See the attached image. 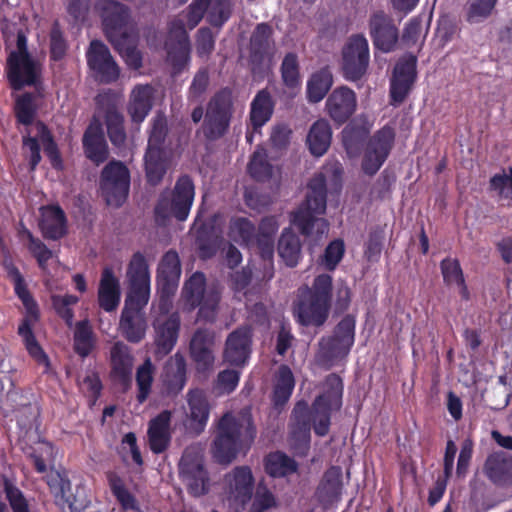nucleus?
<instances>
[{
	"label": "nucleus",
	"mask_w": 512,
	"mask_h": 512,
	"mask_svg": "<svg viewBox=\"0 0 512 512\" xmlns=\"http://www.w3.org/2000/svg\"><path fill=\"white\" fill-rule=\"evenodd\" d=\"M159 277L168 285L175 286L181 276L179 256L175 251H168L162 258L158 268Z\"/></svg>",
	"instance_id": "nucleus-50"
},
{
	"label": "nucleus",
	"mask_w": 512,
	"mask_h": 512,
	"mask_svg": "<svg viewBox=\"0 0 512 512\" xmlns=\"http://www.w3.org/2000/svg\"><path fill=\"white\" fill-rule=\"evenodd\" d=\"M95 9L102 18L105 34L110 41L125 35L129 14L123 4L116 0H96Z\"/></svg>",
	"instance_id": "nucleus-18"
},
{
	"label": "nucleus",
	"mask_w": 512,
	"mask_h": 512,
	"mask_svg": "<svg viewBox=\"0 0 512 512\" xmlns=\"http://www.w3.org/2000/svg\"><path fill=\"white\" fill-rule=\"evenodd\" d=\"M497 0H468L465 6V17L468 23L478 24L492 14Z\"/></svg>",
	"instance_id": "nucleus-51"
},
{
	"label": "nucleus",
	"mask_w": 512,
	"mask_h": 512,
	"mask_svg": "<svg viewBox=\"0 0 512 512\" xmlns=\"http://www.w3.org/2000/svg\"><path fill=\"white\" fill-rule=\"evenodd\" d=\"M79 387L89 399L91 405L97 402L103 389L101 379L97 372L88 373L82 381L79 382Z\"/></svg>",
	"instance_id": "nucleus-62"
},
{
	"label": "nucleus",
	"mask_w": 512,
	"mask_h": 512,
	"mask_svg": "<svg viewBox=\"0 0 512 512\" xmlns=\"http://www.w3.org/2000/svg\"><path fill=\"white\" fill-rule=\"evenodd\" d=\"M264 470L273 478L287 477L298 470V463L282 451L270 452L264 458Z\"/></svg>",
	"instance_id": "nucleus-38"
},
{
	"label": "nucleus",
	"mask_w": 512,
	"mask_h": 512,
	"mask_svg": "<svg viewBox=\"0 0 512 512\" xmlns=\"http://www.w3.org/2000/svg\"><path fill=\"white\" fill-rule=\"evenodd\" d=\"M332 300V276L319 274L311 286L298 288L293 315L302 326L321 327L329 317Z\"/></svg>",
	"instance_id": "nucleus-2"
},
{
	"label": "nucleus",
	"mask_w": 512,
	"mask_h": 512,
	"mask_svg": "<svg viewBox=\"0 0 512 512\" xmlns=\"http://www.w3.org/2000/svg\"><path fill=\"white\" fill-rule=\"evenodd\" d=\"M23 235L29 241L28 249L33 254V256L37 259L39 266L46 270V263L53 257V253L50 249L46 247L44 243H42L39 239L34 238L30 231L24 230Z\"/></svg>",
	"instance_id": "nucleus-63"
},
{
	"label": "nucleus",
	"mask_w": 512,
	"mask_h": 512,
	"mask_svg": "<svg viewBox=\"0 0 512 512\" xmlns=\"http://www.w3.org/2000/svg\"><path fill=\"white\" fill-rule=\"evenodd\" d=\"M312 413L308 403L298 401L290 416L289 438L295 449L309 448L311 441Z\"/></svg>",
	"instance_id": "nucleus-20"
},
{
	"label": "nucleus",
	"mask_w": 512,
	"mask_h": 512,
	"mask_svg": "<svg viewBox=\"0 0 512 512\" xmlns=\"http://www.w3.org/2000/svg\"><path fill=\"white\" fill-rule=\"evenodd\" d=\"M333 84V76L328 68H322L314 72L307 81V99L309 102L318 103L328 93Z\"/></svg>",
	"instance_id": "nucleus-41"
},
{
	"label": "nucleus",
	"mask_w": 512,
	"mask_h": 512,
	"mask_svg": "<svg viewBox=\"0 0 512 512\" xmlns=\"http://www.w3.org/2000/svg\"><path fill=\"white\" fill-rule=\"evenodd\" d=\"M369 33L376 48L387 53L395 49L398 29L393 19L383 11H375L369 19Z\"/></svg>",
	"instance_id": "nucleus-21"
},
{
	"label": "nucleus",
	"mask_w": 512,
	"mask_h": 512,
	"mask_svg": "<svg viewBox=\"0 0 512 512\" xmlns=\"http://www.w3.org/2000/svg\"><path fill=\"white\" fill-rule=\"evenodd\" d=\"M441 272L444 282L447 285H455L459 288V293L464 299L469 298V292L465 284L464 275L457 259L446 258L442 260Z\"/></svg>",
	"instance_id": "nucleus-46"
},
{
	"label": "nucleus",
	"mask_w": 512,
	"mask_h": 512,
	"mask_svg": "<svg viewBox=\"0 0 512 512\" xmlns=\"http://www.w3.org/2000/svg\"><path fill=\"white\" fill-rule=\"evenodd\" d=\"M276 498L269 488L259 483L256 487L254 499L250 508V512H264L276 506Z\"/></svg>",
	"instance_id": "nucleus-61"
},
{
	"label": "nucleus",
	"mask_w": 512,
	"mask_h": 512,
	"mask_svg": "<svg viewBox=\"0 0 512 512\" xmlns=\"http://www.w3.org/2000/svg\"><path fill=\"white\" fill-rule=\"evenodd\" d=\"M40 229L45 238L59 239L66 233L64 212L57 206L41 208Z\"/></svg>",
	"instance_id": "nucleus-36"
},
{
	"label": "nucleus",
	"mask_w": 512,
	"mask_h": 512,
	"mask_svg": "<svg viewBox=\"0 0 512 512\" xmlns=\"http://www.w3.org/2000/svg\"><path fill=\"white\" fill-rule=\"evenodd\" d=\"M166 135L167 122L165 118L162 116L155 117L144 156L146 176L153 185L158 184L166 172L167 163L164 146Z\"/></svg>",
	"instance_id": "nucleus-8"
},
{
	"label": "nucleus",
	"mask_w": 512,
	"mask_h": 512,
	"mask_svg": "<svg viewBox=\"0 0 512 512\" xmlns=\"http://www.w3.org/2000/svg\"><path fill=\"white\" fill-rule=\"evenodd\" d=\"M106 125L111 142L117 146L122 145L126 139L123 116L115 109L109 110L106 114Z\"/></svg>",
	"instance_id": "nucleus-57"
},
{
	"label": "nucleus",
	"mask_w": 512,
	"mask_h": 512,
	"mask_svg": "<svg viewBox=\"0 0 512 512\" xmlns=\"http://www.w3.org/2000/svg\"><path fill=\"white\" fill-rule=\"evenodd\" d=\"M508 460L504 452L490 454L484 464V472L487 478L495 484L505 481L508 475Z\"/></svg>",
	"instance_id": "nucleus-47"
},
{
	"label": "nucleus",
	"mask_w": 512,
	"mask_h": 512,
	"mask_svg": "<svg viewBox=\"0 0 512 512\" xmlns=\"http://www.w3.org/2000/svg\"><path fill=\"white\" fill-rule=\"evenodd\" d=\"M190 421L197 434L204 430L209 418V404L201 389H191L187 394Z\"/></svg>",
	"instance_id": "nucleus-35"
},
{
	"label": "nucleus",
	"mask_w": 512,
	"mask_h": 512,
	"mask_svg": "<svg viewBox=\"0 0 512 512\" xmlns=\"http://www.w3.org/2000/svg\"><path fill=\"white\" fill-rule=\"evenodd\" d=\"M345 246L342 240L332 241L319 259V264L325 269L333 271L342 260Z\"/></svg>",
	"instance_id": "nucleus-58"
},
{
	"label": "nucleus",
	"mask_w": 512,
	"mask_h": 512,
	"mask_svg": "<svg viewBox=\"0 0 512 512\" xmlns=\"http://www.w3.org/2000/svg\"><path fill=\"white\" fill-rule=\"evenodd\" d=\"M37 107V99L31 94H24L17 100L16 114L18 120L23 124H30L33 121Z\"/></svg>",
	"instance_id": "nucleus-64"
},
{
	"label": "nucleus",
	"mask_w": 512,
	"mask_h": 512,
	"mask_svg": "<svg viewBox=\"0 0 512 512\" xmlns=\"http://www.w3.org/2000/svg\"><path fill=\"white\" fill-rule=\"evenodd\" d=\"M195 196V188L188 176L180 177L172 191L161 195L155 208L156 216L165 220L175 217L179 221L187 219Z\"/></svg>",
	"instance_id": "nucleus-7"
},
{
	"label": "nucleus",
	"mask_w": 512,
	"mask_h": 512,
	"mask_svg": "<svg viewBox=\"0 0 512 512\" xmlns=\"http://www.w3.org/2000/svg\"><path fill=\"white\" fill-rule=\"evenodd\" d=\"M332 131L329 123L324 119L317 120L307 135V144L310 152L315 156H322L331 144Z\"/></svg>",
	"instance_id": "nucleus-40"
},
{
	"label": "nucleus",
	"mask_w": 512,
	"mask_h": 512,
	"mask_svg": "<svg viewBox=\"0 0 512 512\" xmlns=\"http://www.w3.org/2000/svg\"><path fill=\"white\" fill-rule=\"evenodd\" d=\"M79 301L77 296L66 294V295H54L52 296V304L56 312L62 317L66 323L71 326L74 318L72 306L77 304Z\"/></svg>",
	"instance_id": "nucleus-59"
},
{
	"label": "nucleus",
	"mask_w": 512,
	"mask_h": 512,
	"mask_svg": "<svg viewBox=\"0 0 512 512\" xmlns=\"http://www.w3.org/2000/svg\"><path fill=\"white\" fill-rule=\"evenodd\" d=\"M281 78L285 86L294 88L300 83V68L295 53H287L281 63Z\"/></svg>",
	"instance_id": "nucleus-56"
},
{
	"label": "nucleus",
	"mask_w": 512,
	"mask_h": 512,
	"mask_svg": "<svg viewBox=\"0 0 512 512\" xmlns=\"http://www.w3.org/2000/svg\"><path fill=\"white\" fill-rule=\"evenodd\" d=\"M395 138L394 130L385 126L368 142L362 159V170L367 175H374L385 162Z\"/></svg>",
	"instance_id": "nucleus-16"
},
{
	"label": "nucleus",
	"mask_w": 512,
	"mask_h": 512,
	"mask_svg": "<svg viewBox=\"0 0 512 512\" xmlns=\"http://www.w3.org/2000/svg\"><path fill=\"white\" fill-rule=\"evenodd\" d=\"M355 324L354 316L343 317L335 327L333 336L321 341L322 347L333 352H348L354 344Z\"/></svg>",
	"instance_id": "nucleus-31"
},
{
	"label": "nucleus",
	"mask_w": 512,
	"mask_h": 512,
	"mask_svg": "<svg viewBox=\"0 0 512 512\" xmlns=\"http://www.w3.org/2000/svg\"><path fill=\"white\" fill-rule=\"evenodd\" d=\"M416 64L417 59L411 54L404 56L396 64L390 87L393 103H402L410 92L417 75Z\"/></svg>",
	"instance_id": "nucleus-22"
},
{
	"label": "nucleus",
	"mask_w": 512,
	"mask_h": 512,
	"mask_svg": "<svg viewBox=\"0 0 512 512\" xmlns=\"http://www.w3.org/2000/svg\"><path fill=\"white\" fill-rule=\"evenodd\" d=\"M294 387L295 379L290 367L281 365L277 372L272 393V403L275 408H282L289 401Z\"/></svg>",
	"instance_id": "nucleus-39"
},
{
	"label": "nucleus",
	"mask_w": 512,
	"mask_h": 512,
	"mask_svg": "<svg viewBox=\"0 0 512 512\" xmlns=\"http://www.w3.org/2000/svg\"><path fill=\"white\" fill-rule=\"evenodd\" d=\"M342 469L339 466L329 467L319 485L320 493L329 500L338 499L342 493Z\"/></svg>",
	"instance_id": "nucleus-48"
},
{
	"label": "nucleus",
	"mask_w": 512,
	"mask_h": 512,
	"mask_svg": "<svg viewBox=\"0 0 512 512\" xmlns=\"http://www.w3.org/2000/svg\"><path fill=\"white\" fill-rule=\"evenodd\" d=\"M370 61L369 44L362 35L351 36L342 49L341 68L348 81L361 79Z\"/></svg>",
	"instance_id": "nucleus-12"
},
{
	"label": "nucleus",
	"mask_w": 512,
	"mask_h": 512,
	"mask_svg": "<svg viewBox=\"0 0 512 512\" xmlns=\"http://www.w3.org/2000/svg\"><path fill=\"white\" fill-rule=\"evenodd\" d=\"M273 113V102L270 94L266 90H261L255 96L251 103L250 120L253 128L256 130L262 127Z\"/></svg>",
	"instance_id": "nucleus-43"
},
{
	"label": "nucleus",
	"mask_w": 512,
	"mask_h": 512,
	"mask_svg": "<svg viewBox=\"0 0 512 512\" xmlns=\"http://www.w3.org/2000/svg\"><path fill=\"white\" fill-rule=\"evenodd\" d=\"M96 337L92 326L87 320L76 324L74 331V344L76 352H90L95 349Z\"/></svg>",
	"instance_id": "nucleus-53"
},
{
	"label": "nucleus",
	"mask_w": 512,
	"mask_h": 512,
	"mask_svg": "<svg viewBox=\"0 0 512 512\" xmlns=\"http://www.w3.org/2000/svg\"><path fill=\"white\" fill-rule=\"evenodd\" d=\"M187 368L183 354H175L164 367L162 374L163 389L168 396L179 394L187 381Z\"/></svg>",
	"instance_id": "nucleus-30"
},
{
	"label": "nucleus",
	"mask_w": 512,
	"mask_h": 512,
	"mask_svg": "<svg viewBox=\"0 0 512 512\" xmlns=\"http://www.w3.org/2000/svg\"><path fill=\"white\" fill-rule=\"evenodd\" d=\"M357 99L355 92L340 86L333 90L326 100L325 108L331 119L339 124L346 122L355 112Z\"/></svg>",
	"instance_id": "nucleus-24"
},
{
	"label": "nucleus",
	"mask_w": 512,
	"mask_h": 512,
	"mask_svg": "<svg viewBox=\"0 0 512 512\" xmlns=\"http://www.w3.org/2000/svg\"><path fill=\"white\" fill-rule=\"evenodd\" d=\"M225 480L230 498L234 502L242 506L250 502L254 489V477L249 466L235 467L226 474Z\"/></svg>",
	"instance_id": "nucleus-26"
},
{
	"label": "nucleus",
	"mask_w": 512,
	"mask_h": 512,
	"mask_svg": "<svg viewBox=\"0 0 512 512\" xmlns=\"http://www.w3.org/2000/svg\"><path fill=\"white\" fill-rule=\"evenodd\" d=\"M153 372H154V366L151 362L150 358L145 359L144 363L140 365L136 372V384L138 388L137 393V401L140 404H143L152 388L153 383Z\"/></svg>",
	"instance_id": "nucleus-52"
},
{
	"label": "nucleus",
	"mask_w": 512,
	"mask_h": 512,
	"mask_svg": "<svg viewBox=\"0 0 512 512\" xmlns=\"http://www.w3.org/2000/svg\"><path fill=\"white\" fill-rule=\"evenodd\" d=\"M48 485L54 493L55 502L63 512L68 508L69 512L78 510L76 497L72 494V485L65 473L56 471L51 475Z\"/></svg>",
	"instance_id": "nucleus-34"
},
{
	"label": "nucleus",
	"mask_w": 512,
	"mask_h": 512,
	"mask_svg": "<svg viewBox=\"0 0 512 512\" xmlns=\"http://www.w3.org/2000/svg\"><path fill=\"white\" fill-rule=\"evenodd\" d=\"M229 238L242 245L257 247L260 249L262 239L258 236L254 224L247 218L238 217L230 222Z\"/></svg>",
	"instance_id": "nucleus-37"
},
{
	"label": "nucleus",
	"mask_w": 512,
	"mask_h": 512,
	"mask_svg": "<svg viewBox=\"0 0 512 512\" xmlns=\"http://www.w3.org/2000/svg\"><path fill=\"white\" fill-rule=\"evenodd\" d=\"M87 63L101 80L110 82L119 77V67L113 60L108 47L101 41H91L86 53Z\"/></svg>",
	"instance_id": "nucleus-23"
},
{
	"label": "nucleus",
	"mask_w": 512,
	"mask_h": 512,
	"mask_svg": "<svg viewBox=\"0 0 512 512\" xmlns=\"http://www.w3.org/2000/svg\"><path fill=\"white\" fill-rule=\"evenodd\" d=\"M326 210V181L322 174L316 175L308 185L305 201L295 211L293 223L298 226L304 235H312L314 230L317 237L328 233L329 224L319 215Z\"/></svg>",
	"instance_id": "nucleus-4"
},
{
	"label": "nucleus",
	"mask_w": 512,
	"mask_h": 512,
	"mask_svg": "<svg viewBox=\"0 0 512 512\" xmlns=\"http://www.w3.org/2000/svg\"><path fill=\"white\" fill-rule=\"evenodd\" d=\"M205 277L202 273H194L186 281L182 297L184 301L194 308L199 306V317L205 321H212L216 316L220 292L216 289H205Z\"/></svg>",
	"instance_id": "nucleus-10"
},
{
	"label": "nucleus",
	"mask_w": 512,
	"mask_h": 512,
	"mask_svg": "<svg viewBox=\"0 0 512 512\" xmlns=\"http://www.w3.org/2000/svg\"><path fill=\"white\" fill-rule=\"evenodd\" d=\"M155 90L149 84L136 85L129 96L128 113L136 123L142 122L153 106Z\"/></svg>",
	"instance_id": "nucleus-32"
},
{
	"label": "nucleus",
	"mask_w": 512,
	"mask_h": 512,
	"mask_svg": "<svg viewBox=\"0 0 512 512\" xmlns=\"http://www.w3.org/2000/svg\"><path fill=\"white\" fill-rule=\"evenodd\" d=\"M233 113L232 93L222 90L209 102L203 125V132L209 139H217L224 135Z\"/></svg>",
	"instance_id": "nucleus-13"
},
{
	"label": "nucleus",
	"mask_w": 512,
	"mask_h": 512,
	"mask_svg": "<svg viewBox=\"0 0 512 512\" xmlns=\"http://www.w3.org/2000/svg\"><path fill=\"white\" fill-rule=\"evenodd\" d=\"M172 301L168 297H162L156 307L153 308L156 314L153 323L155 329V342L165 352L171 351L178 338L180 319L177 313H170Z\"/></svg>",
	"instance_id": "nucleus-15"
},
{
	"label": "nucleus",
	"mask_w": 512,
	"mask_h": 512,
	"mask_svg": "<svg viewBox=\"0 0 512 512\" xmlns=\"http://www.w3.org/2000/svg\"><path fill=\"white\" fill-rule=\"evenodd\" d=\"M111 377L117 381L124 392L132 385V357L130 354H111Z\"/></svg>",
	"instance_id": "nucleus-45"
},
{
	"label": "nucleus",
	"mask_w": 512,
	"mask_h": 512,
	"mask_svg": "<svg viewBox=\"0 0 512 512\" xmlns=\"http://www.w3.org/2000/svg\"><path fill=\"white\" fill-rule=\"evenodd\" d=\"M248 172L257 181H267L273 177L275 169L267 160V152L257 147L248 164Z\"/></svg>",
	"instance_id": "nucleus-49"
},
{
	"label": "nucleus",
	"mask_w": 512,
	"mask_h": 512,
	"mask_svg": "<svg viewBox=\"0 0 512 512\" xmlns=\"http://www.w3.org/2000/svg\"><path fill=\"white\" fill-rule=\"evenodd\" d=\"M128 293L125 300L136 305H147L150 299V271L145 257L136 252L126 270Z\"/></svg>",
	"instance_id": "nucleus-14"
},
{
	"label": "nucleus",
	"mask_w": 512,
	"mask_h": 512,
	"mask_svg": "<svg viewBox=\"0 0 512 512\" xmlns=\"http://www.w3.org/2000/svg\"><path fill=\"white\" fill-rule=\"evenodd\" d=\"M8 69L10 83L15 89L38 81L40 67L28 54L27 39L22 32L17 35V49L8 58Z\"/></svg>",
	"instance_id": "nucleus-9"
},
{
	"label": "nucleus",
	"mask_w": 512,
	"mask_h": 512,
	"mask_svg": "<svg viewBox=\"0 0 512 512\" xmlns=\"http://www.w3.org/2000/svg\"><path fill=\"white\" fill-rule=\"evenodd\" d=\"M9 273L14 282L15 292L26 308V316L23 323L19 326L18 332L25 342L27 350L29 352H35L38 349V346L34 336L32 335L31 328L38 319V308L35 301L30 296L25 286L24 279L18 269L12 267L9 270Z\"/></svg>",
	"instance_id": "nucleus-17"
},
{
	"label": "nucleus",
	"mask_w": 512,
	"mask_h": 512,
	"mask_svg": "<svg viewBox=\"0 0 512 512\" xmlns=\"http://www.w3.org/2000/svg\"><path fill=\"white\" fill-rule=\"evenodd\" d=\"M256 436V429L250 418L238 419L225 413L218 421L213 441V456L220 464L231 463L245 446H250Z\"/></svg>",
	"instance_id": "nucleus-3"
},
{
	"label": "nucleus",
	"mask_w": 512,
	"mask_h": 512,
	"mask_svg": "<svg viewBox=\"0 0 512 512\" xmlns=\"http://www.w3.org/2000/svg\"><path fill=\"white\" fill-rule=\"evenodd\" d=\"M343 381L337 374H329L325 380V390L318 395L311 407L313 429L317 436L324 437L329 433L331 416L342 406Z\"/></svg>",
	"instance_id": "nucleus-5"
},
{
	"label": "nucleus",
	"mask_w": 512,
	"mask_h": 512,
	"mask_svg": "<svg viewBox=\"0 0 512 512\" xmlns=\"http://www.w3.org/2000/svg\"><path fill=\"white\" fill-rule=\"evenodd\" d=\"M171 420V411L163 410L148 422V445L154 454H161L169 448L172 440Z\"/></svg>",
	"instance_id": "nucleus-25"
},
{
	"label": "nucleus",
	"mask_w": 512,
	"mask_h": 512,
	"mask_svg": "<svg viewBox=\"0 0 512 512\" xmlns=\"http://www.w3.org/2000/svg\"><path fill=\"white\" fill-rule=\"evenodd\" d=\"M278 229V223L275 218L269 217L263 219L261 222L257 234L262 239V245L260 246L261 255L265 259H271L273 255V240L272 237Z\"/></svg>",
	"instance_id": "nucleus-54"
},
{
	"label": "nucleus",
	"mask_w": 512,
	"mask_h": 512,
	"mask_svg": "<svg viewBox=\"0 0 512 512\" xmlns=\"http://www.w3.org/2000/svg\"><path fill=\"white\" fill-rule=\"evenodd\" d=\"M35 129L37 131L36 137L25 138L23 142L24 147L30 152L31 169H35L41 160L39 142L43 145L53 165L58 166L60 164V158L49 131L42 123H37Z\"/></svg>",
	"instance_id": "nucleus-28"
},
{
	"label": "nucleus",
	"mask_w": 512,
	"mask_h": 512,
	"mask_svg": "<svg viewBox=\"0 0 512 512\" xmlns=\"http://www.w3.org/2000/svg\"><path fill=\"white\" fill-rule=\"evenodd\" d=\"M121 300L119 279L110 267L102 271L98 287V304L106 312L115 311Z\"/></svg>",
	"instance_id": "nucleus-29"
},
{
	"label": "nucleus",
	"mask_w": 512,
	"mask_h": 512,
	"mask_svg": "<svg viewBox=\"0 0 512 512\" xmlns=\"http://www.w3.org/2000/svg\"><path fill=\"white\" fill-rule=\"evenodd\" d=\"M126 35L116 38L115 41H110L116 49L120 52L128 66L137 69L141 66V55L139 51L130 43H127Z\"/></svg>",
	"instance_id": "nucleus-60"
},
{
	"label": "nucleus",
	"mask_w": 512,
	"mask_h": 512,
	"mask_svg": "<svg viewBox=\"0 0 512 512\" xmlns=\"http://www.w3.org/2000/svg\"><path fill=\"white\" fill-rule=\"evenodd\" d=\"M278 253L287 266L294 267L298 264L301 258V243L291 229L282 232L278 242Z\"/></svg>",
	"instance_id": "nucleus-42"
},
{
	"label": "nucleus",
	"mask_w": 512,
	"mask_h": 512,
	"mask_svg": "<svg viewBox=\"0 0 512 512\" xmlns=\"http://www.w3.org/2000/svg\"><path fill=\"white\" fill-rule=\"evenodd\" d=\"M235 6L234 0H193L185 11L170 23L168 59L174 66L187 62L190 41L186 29H194L205 17L213 27L221 28L231 17Z\"/></svg>",
	"instance_id": "nucleus-1"
},
{
	"label": "nucleus",
	"mask_w": 512,
	"mask_h": 512,
	"mask_svg": "<svg viewBox=\"0 0 512 512\" xmlns=\"http://www.w3.org/2000/svg\"><path fill=\"white\" fill-rule=\"evenodd\" d=\"M251 345V329L249 327H240L228 335L226 339V352H249Z\"/></svg>",
	"instance_id": "nucleus-55"
},
{
	"label": "nucleus",
	"mask_w": 512,
	"mask_h": 512,
	"mask_svg": "<svg viewBox=\"0 0 512 512\" xmlns=\"http://www.w3.org/2000/svg\"><path fill=\"white\" fill-rule=\"evenodd\" d=\"M312 413L308 403L298 401L290 416L289 438L295 449L309 448L311 441Z\"/></svg>",
	"instance_id": "nucleus-19"
},
{
	"label": "nucleus",
	"mask_w": 512,
	"mask_h": 512,
	"mask_svg": "<svg viewBox=\"0 0 512 512\" xmlns=\"http://www.w3.org/2000/svg\"><path fill=\"white\" fill-rule=\"evenodd\" d=\"M108 485L113 496L124 510L138 511L139 506L135 496L126 488L124 480L114 471L106 473Z\"/></svg>",
	"instance_id": "nucleus-44"
},
{
	"label": "nucleus",
	"mask_w": 512,
	"mask_h": 512,
	"mask_svg": "<svg viewBox=\"0 0 512 512\" xmlns=\"http://www.w3.org/2000/svg\"><path fill=\"white\" fill-rule=\"evenodd\" d=\"M130 173L120 161H111L102 171L100 189L106 203L110 206H121L129 192Z\"/></svg>",
	"instance_id": "nucleus-11"
},
{
	"label": "nucleus",
	"mask_w": 512,
	"mask_h": 512,
	"mask_svg": "<svg viewBox=\"0 0 512 512\" xmlns=\"http://www.w3.org/2000/svg\"><path fill=\"white\" fill-rule=\"evenodd\" d=\"M83 146L86 156L100 164L108 157V149L103 137L102 126L98 120H93L83 137Z\"/></svg>",
	"instance_id": "nucleus-33"
},
{
	"label": "nucleus",
	"mask_w": 512,
	"mask_h": 512,
	"mask_svg": "<svg viewBox=\"0 0 512 512\" xmlns=\"http://www.w3.org/2000/svg\"><path fill=\"white\" fill-rule=\"evenodd\" d=\"M179 477L193 497H200L209 492L210 478L205 467L204 455L200 448L188 446L179 461Z\"/></svg>",
	"instance_id": "nucleus-6"
},
{
	"label": "nucleus",
	"mask_w": 512,
	"mask_h": 512,
	"mask_svg": "<svg viewBox=\"0 0 512 512\" xmlns=\"http://www.w3.org/2000/svg\"><path fill=\"white\" fill-rule=\"evenodd\" d=\"M146 305H136L125 300V305L121 313L119 329L121 334L130 342L141 341L146 333V320L142 309Z\"/></svg>",
	"instance_id": "nucleus-27"
}]
</instances>
